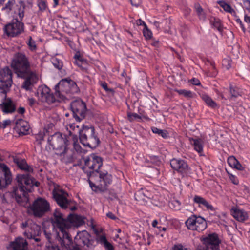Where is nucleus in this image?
<instances>
[{
	"label": "nucleus",
	"mask_w": 250,
	"mask_h": 250,
	"mask_svg": "<svg viewBox=\"0 0 250 250\" xmlns=\"http://www.w3.org/2000/svg\"><path fill=\"white\" fill-rule=\"evenodd\" d=\"M205 247L202 250H220L219 244L221 240L218 235L216 233H212L202 239Z\"/></svg>",
	"instance_id": "4468645a"
},
{
	"label": "nucleus",
	"mask_w": 250,
	"mask_h": 250,
	"mask_svg": "<svg viewBox=\"0 0 250 250\" xmlns=\"http://www.w3.org/2000/svg\"><path fill=\"white\" fill-rule=\"evenodd\" d=\"M244 4V7L248 11H250V0H242Z\"/></svg>",
	"instance_id": "052dcab7"
},
{
	"label": "nucleus",
	"mask_w": 250,
	"mask_h": 250,
	"mask_svg": "<svg viewBox=\"0 0 250 250\" xmlns=\"http://www.w3.org/2000/svg\"><path fill=\"white\" fill-rule=\"evenodd\" d=\"M106 216L108 218H109L112 220H115L118 219V218L111 212H108L106 214Z\"/></svg>",
	"instance_id": "338daca9"
},
{
	"label": "nucleus",
	"mask_w": 250,
	"mask_h": 250,
	"mask_svg": "<svg viewBox=\"0 0 250 250\" xmlns=\"http://www.w3.org/2000/svg\"><path fill=\"white\" fill-rule=\"evenodd\" d=\"M81 143L85 146L96 148L100 144V140L93 126L83 125V129L79 137Z\"/></svg>",
	"instance_id": "39448f33"
},
{
	"label": "nucleus",
	"mask_w": 250,
	"mask_h": 250,
	"mask_svg": "<svg viewBox=\"0 0 250 250\" xmlns=\"http://www.w3.org/2000/svg\"><path fill=\"white\" fill-rule=\"evenodd\" d=\"M210 23L219 32L223 31V27L220 19L214 18L213 19L210 20Z\"/></svg>",
	"instance_id": "72a5a7b5"
},
{
	"label": "nucleus",
	"mask_w": 250,
	"mask_h": 250,
	"mask_svg": "<svg viewBox=\"0 0 250 250\" xmlns=\"http://www.w3.org/2000/svg\"><path fill=\"white\" fill-rule=\"evenodd\" d=\"M24 30V24L17 19L12 21L11 23L6 25L4 28L5 33L8 36L16 37L21 34Z\"/></svg>",
	"instance_id": "dca6fc26"
},
{
	"label": "nucleus",
	"mask_w": 250,
	"mask_h": 250,
	"mask_svg": "<svg viewBox=\"0 0 250 250\" xmlns=\"http://www.w3.org/2000/svg\"><path fill=\"white\" fill-rule=\"evenodd\" d=\"M25 8V4L21 0H8L1 10L7 14L13 12L18 14L20 21H22L24 16Z\"/></svg>",
	"instance_id": "1a4fd4ad"
},
{
	"label": "nucleus",
	"mask_w": 250,
	"mask_h": 250,
	"mask_svg": "<svg viewBox=\"0 0 250 250\" xmlns=\"http://www.w3.org/2000/svg\"><path fill=\"white\" fill-rule=\"evenodd\" d=\"M11 67L17 77L25 79L21 88L30 91L37 83L38 78L36 73L31 69L29 58L21 52L14 54L11 62Z\"/></svg>",
	"instance_id": "f257e3e1"
},
{
	"label": "nucleus",
	"mask_w": 250,
	"mask_h": 250,
	"mask_svg": "<svg viewBox=\"0 0 250 250\" xmlns=\"http://www.w3.org/2000/svg\"><path fill=\"white\" fill-rule=\"evenodd\" d=\"M67 231L69 233V229L72 227H78L84 224V221L82 216L77 215L70 214L67 216Z\"/></svg>",
	"instance_id": "aec40b11"
},
{
	"label": "nucleus",
	"mask_w": 250,
	"mask_h": 250,
	"mask_svg": "<svg viewBox=\"0 0 250 250\" xmlns=\"http://www.w3.org/2000/svg\"><path fill=\"white\" fill-rule=\"evenodd\" d=\"M205 64L207 66H210L212 70H214V71L212 73V74H210L209 76L211 77H214L216 76L217 73L216 71L215 63L213 62H212L211 61L207 59L206 61L205 62Z\"/></svg>",
	"instance_id": "37998d69"
},
{
	"label": "nucleus",
	"mask_w": 250,
	"mask_h": 250,
	"mask_svg": "<svg viewBox=\"0 0 250 250\" xmlns=\"http://www.w3.org/2000/svg\"><path fill=\"white\" fill-rule=\"evenodd\" d=\"M0 108L5 113H11L16 110L15 105L10 98H7L4 102L0 103Z\"/></svg>",
	"instance_id": "cd10ccee"
},
{
	"label": "nucleus",
	"mask_w": 250,
	"mask_h": 250,
	"mask_svg": "<svg viewBox=\"0 0 250 250\" xmlns=\"http://www.w3.org/2000/svg\"><path fill=\"white\" fill-rule=\"evenodd\" d=\"M13 250H28V243L22 237H19L10 243Z\"/></svg>",
	"instance_id": "5701e85b"
},
{
	"label": "nucleus",
	"mask_w": 250,
	"mask_h": 250,
	"mask_svg": "<svg viewBox=\"0 0 250 250\" xmlns=\"http://www.w3.org/2000/svg\"><path fill=\"white\" fill-rule=\"evenodd\" d=\"M143 33L144 36L146 40L150 39L152 37V32L148 28L146 25H145V27L143 29Z\"/></svg>",
	"instance_id": "a18cd8bd"
},
{
	"label": "nucleus",
	"mask_w": 250,
	"mask_h": 250,
	"mask_svg": "<svg viewBox=\"0 0 250 250\" xmlns=\"http://www.w3.org/2000/svg\"><path fill=\"white\" fill-rule=\"evenodd\" d=\"M218 3L225 11L230 13H232L233 12H234V10L231 8L230 5L225 2L224 1H219Z\"/></svg>",
	"instance_id": "4c0bfd02"
},
{
	"label": "nucleus",
	"mask_w": 250,
	"mask_h": 250,
	"mask_svg": "<svg viewBox=\"0 0 250 250\" xmlns=\"http://www.w3.org/2000/svg\"><path fill=\"white\" fill-rule=\"evenodd\" d=\"M28 192L23 187L18 186L13 187L12 190L9 193L19 205L24 206L29 200Z\"/></svg>",
	"instance_id": "2eb2a0df"
},
{
	"label": "nucleus",
	"mask_w": 250,
	"mask_h": 250,
	"mask_svg": "<svg viewBox=\"0 0 250 250\" xmlns=\"http://www.w3.org/2000/svg\"><path fill=\"white\" fill-rule=\"evenodd\" d=\"M27 44L29 46V47L31 50H35L36 49V43L34 41H33L31 36L29 38L28 42H27Z\"/></svg>",
	"instance_id": "864d4df0"
},
{
	"label": "nucleus",
	"mask_w": 250,
	"mask_h": 250,
	"mask_svg": "<svg viewBox=\"0 0 250 250\" xmlns=\"http://www.w3.org/2000/svg\"><path fill=\"white\" fill-rule=\"evenodd\" d=\"M229 178L230 180L231 181V182L235 184V185H238L239 183V181L238 179L233 175L229 174Z\"/></svg>",
	"instance_id": "13d9d810"
},
{
	"label": "nucleus",
	"mask_w": 250,
	"mask_h": 250,
	"mask_svg": "<svg viewBox=\"0 0 250 250\" xmlns=\"http://www.w3.org/2000/svg\"><path fill=\"white\" fill-rule=\"evenodd\" d=\"M91 238V235L86 230L78 231L74 238L75 246L74 248H90L92 246L93 240Z\"/></svg>",
	"instance_id": "ddd939ff"
},
{
	"label": "nucleus",
	"mask_w": 250,
	"mask_h": 250,
	"mask_svg": "<svg viewBox=\"0 0 250 250\" xmlns=\"http://www.w3.org/2000/svg\"><path fill=\"white\" fill-rule=\"evenodd\" d=\"M191 83L195 85H199L200 84V81L198 79L192 78L190 81Z\"/></svg>",
	"instance_id": "e2e57ef3"
},
{
	"label": "nucleus",
	"mask_w": 250,
	"mask_h": 250,
	"mask_svg": "<svg viewBox=\"0 0 250 250\" xmlns=\"http://www.w3.org/2000/svg\"><path fill=\"white\" fill-rule=\"evenodd\" d=\"M52 194L53 199L62 209H66L69 206L76 204L75 201L68 199V194L63 189L55 188Z\"/></svg>",
	"instance_id": "9d476101"
},
{
	"label": "nucleus",
	"mask_w": 250,
	"mask_h": 250,
	"mask_svg": "<svg viewBox=\"0 0 250 250\" xmlns=\"http://www.w3.org/2000/svg\"><path fill=\"white\" fill-rule=\"evenodd\" d=\"M149 159V161L157 166H159L161 164V161L158 156L154 155L150 156Z\"/></svg>",
	"instance_id": "09e8293b"
},
{
	"label": "nucleus",
	"mask_w": 250,
	"mask_h": 250,
	"mask_svg": "<svg viewBox=\"0 0 250 250\" xmlns=\"http://www.w3.org/2000/svg\"><path fill=\"white\" fill-rule=\"evenodd\" d=\"M173 249V250H188L187 248H184L182 245H175Z\"/></svg>",
	"instance_id": "69168bd1"
},
{
	"label": "nucleus",
	"mask_w": 250,
	"mask_h": 250,
	"mask_svg": "<svg viewBox=\"0 0 250 250\" xmlns=\"http://www.w3.org/2000/svg\"><path fill=\"white\" fill-rule=\"evenodd\" d=\"M74 142H73V148L74 149L77 151V152H81V149L82 148L80 146V145L77 143L76 141H75L76 139H73Z\"/></svg>",
	"instance_id": "4d7b16f0"
},
{
	"label": "nucleus",
	"mask_w": 250,
	"mask_h": 250,
	"mask_svg": "<svg viewBox=\"0 0 250 250\" xmlns=\"http://www.w3.org/2000/svg\"><path fill=\"white\" fill-rule=\"evenodd\" d=\"M235 165L236 166H234V168H235L236 169L239 170H243L244 169V167L241 165L238 161H237Z\"/></svg>",
	"instance_id": "774afa93"
},
{
	"label": "nucleus",
	"mask_w": 250,
	"mask_h": 250,
	"mask_svg": "<svg viewBox=\"0 0 250 250\" xmlns=\"http://www.w3.org/2000/svg\"><path fill=\"white\" fill-rule=\"evenodd\" d=\"M196 219H197V216L192 215L185 222V225L188 229L194 231Z\"/></svg>",
	"instance_id": "2f4dec72"
},
{
	"label": "nucleus",
	"mask_w": 250,
	"mask_h": 250,
	"mask_svg": "<svg viewBox=\"0 0 250 250\" xmlns=\"http://www.w3.org/2000/svg\"><path fill=\"white\" fill-rule=\"evenodd\" d=\"M82 159L84 162V166L82 168L88 178H91L92 173L100 172L99 169L103 165V159L101 157L93 153L87 157H83Z\"/></svg>",
	"instance_id": "6e6552de"
},
{
	"label": "nucleus",
	"mask_w": 250,
	"mask_h": 250,
	"mask_svg": "<svg viewBox=\"0 0 250 250\" xmlns=\"http://www.w3.org/2000/svg\"><path fill=\"white\" fill-rule=\"evenodd\" d=\"M151 130L154 133L159 135L163 138H167L168 137V133L167 130H162L155 127H152Z\"/></svg>",
	"instance_id": "f704fd0d"
},
{
	"label": "nucleus",
	"mask_w": 250,
	"mask_h": 250,
	"mask_svg": "<svg viewBox=\"0 0 250 250\" xmlns=\"http://www.w3.org/2000/svg\"><path fill=\"white\" fill-rule=\"evenodd\" d=\"M55 90L56 95L60 99H64L65 96L64 93L74 94L79 92V88L76 83L70 78H67L62 79L55 85Z\"/></svg>",
	"instance_id": "0eeeda50"
},
{
	"label": "nucleus",
	"mask_w": 250,
	"mask_h": 250,
	"mask_svg": "<svg viewBox=\"0 0 250 250\" xmlns=\"http://www.w3.org/2000/svg\"><path fill=\"white\" fill-rule=\"evenodd\" d=\"M51 210L49 202L45 198L38 197L28 208V212L35 218H41Z\"/></svg>",
	"instance_id": "423d86ee"
},
{
	"label": "nucleus",
	"mask_w": 250,
	"mask_h": 250,
	"mask_svg": "<svg viewBox=\"0 0 250 250\" xmlns=\"http://www.w3.org/2000/svg\"><path fill=\"white\" fill-rule=\"evenodd\" d=\"M229 92L231 94L230 99H232L241 96V91L239 88L236 86H233L232 84H230Z\"/></svg>",
	"instance_id": "473e14b6"
},
{
	"label": "nucleus",
	"mask_w": 250,
	"mask_h": 250,
	"mask_svg": "<svg viewBox=\"0 0 250 250\" xmlns=\"http://www.w3.org/2000/svg\"><path fill=\"white\" fill-rule=\"evenodd\" d=\"M101 86L106 91H113V90L112 89H110L108 88L107 84L105 82L102 83Z\"/></svg>",
	"instance_id": "0e129e2a"
},
{
	"label": "nucleus",
	"mask_w": 250,
	"mask_h": 250,
	"mask_svg": "<svg viewBox=\"0 0 250 250\" xmlns=\"http://www.w3.org/2000/svg\"><path fill=\"white\" fill-rule=\"evenodd\" d=\"M135 198L136 200L139 201H146V199L148 198L144 193L142 189H141L135 194Z\"/></svg>",
	"instance_id": "ea45409f"
},
{
	"label": "nucleus",
	"mask_w": 250,
	"mask_h": 250,
	"mask_svg": "<svg viewBox=\"0 0 250 250\" xmlns=\"http://www.w3.org/2000/svg\"><path fill=\"white\" fill-rule=\"evenodd\" d=\"M193 201L195 203L198 204L200 207L202 206L206 207L208 210H214L213 206L209 204L205 199L202 197L195 195L194 197Z\"/></svg>",
	"instance_id": "7c9ffc66"
},
{
	"label": "nucleus",
	"mask_w": 250,
	"mask_h": 250,
	"mask_svg": "<svg viewBox=\"0 0 250 250\" xmlns=\"http://www.w3.org/2000/svg\"><path fill=\"white\" fill-rule=\"evenodd\" d=\"M45 250H60L58 246L53 244L51 243H47L46 244Z\"/></svg>",
	"instance_id": "6e6d98bb"
},
{
	"label": "nucleus",
	"mask_w": 250,
	"mask_h": 250,
	"mask_svg": "<svg viewBox=\"0 0 250 250\" xmlns=\"http://www.w3.org/2000/svg\"><path fill=\"white\" fill-rule=\"evenodd\" d=\"M45 133L44 131L39 132L38 134H35L34 137L35 139V143L39 146L42 145V141L44 140Z\"/></svg>",
	"instance_id": "e433bc0d"
},
{
	"label": "nucleus",
	"mask_w": 250,
	"mask_h": 250,
	"mask_svg": "<svg viewBox=\"0 0 250 250\" xmlns=\"http://www.w3.org/2000/svg\"><path fill=\"white\" fill-rule=\"evenodd\" d=\"M231 213L236 220L241 222L248 220L249 217L247 212L239 208H232Z\"/></svg>",
	"instance_id": "a878e982"
},
{
	"label": "nucleus",
	"mask_w": 250,
	"mask_h": 250,
	"mask_svg": "<svg viewBox=\"0 0 250 250\" xmlns=\"http://www.w3.org/2000/svg\"><path fill=\"white\" fill-rule=\"evenodd\" d=\"M51 222L53 225L59 229L58 233L59 241L62 245L70 247L73 244V241L67 231V217L64 218L63 214L59 209H56L51 217Z\"/></svg>",
	"instance_id": "f03ea898"
},
{
	"label": "nucleus",
	"mask_w": 250,
	"mask_h": 250,
	"mask_svg": "<svg viewBox=\"0 0 250 250\" xmlns=\"http://www.w3.org/2000/svg\"><path fill=\"white\" fill-rule=\"evenodd\" d=\"M16 180L19 187H23L27 192H31L34 186L38 187L40 185L39 182L36 181L34 178H31L28 174H18Z\"/></svg>",
	"instance_id": "f8f14e48"
},
{
	"label": "nucleus",
	"mask_w": 250,
	"mask_h": 250,
	"mask_svg": "<svg viewBox=\"0 0 250 250\" xmlns=\"http://www.w3.org/2000/svg\"><path fill=\"white\" fill-rule=\"evenodd\" d=\"M132 6L138 7L141 3V0H129Z\"/></svg>",
	"instance_id": "680f3d73"
},
{
	"label": "nucleus",
	"mask_w": 250,
	"mask_h": 250,
	"mask_svg": "<svg viewBox=\"0 0 250 250\" xmlns=\"http://www.w3.org/2000/svg\"><path fill=\"white\" fill-rule=\"evenodd\" d=\"M237 161L235 157L231 156L228 158V163L231 167H233L234 166H236L235 164Z\"/></svg>",
	"instance_id": "5fc2aeb1"
},
{
	"label": "nucleus",
	"mask_w": 250,
	"mask_h": 250,
	"mask_svg": "<svg viewBox=\"0 0 250 250\" xmlns=\"http://www.w3.org/2000/svg\"><path fill=\"white\" fill-rule=\"evenodd\" d=\"M88 183L91 189L95 192H104L112 181V176L106 172H95L92 173L91 178H88Z\"/></svg>",
	"instance_id": "7ed1b4c3"
},
{
	"label": "nucleus",
	"mask_w": 250,
	"mask_h": 250,
	"mask_svg": "<svg viewBox=\"0 0 250 250\" xmlns=\"http://www.w3.org/2000/svg\"><path fill=\"white\" fill-rule=\"evenodd\" d=\"M43 233H44V235H45V237L48 240V243H51V236H52L51 233L47 230H44L43 231Z\"/></svg>",
	"instance_id": "bf43d9fd"
},
{
	"label": "nucleus",
	"mask_w": 250,
	"mask_h": 250,
	"mask_svg": "<svg viewBox=\"0 0 250 250\" xmlns=\"http://www.w3.org/2000/svg\"><path fill=\"white\" fill-rule=\"evenodd\" d=\"M49 91V89L45 87L42 90L39 89L38 93H39V92H41L42 97L43 99V100L48 104H51L56 102H60L61 100H63V99H60L59 97H57L55 93V94H53V93H50Z\"/></svg>",
	"instance_id": "412c9836"
},
{
	"label": "nucleus",
	"mask_w": 250,
	"mask_h": 250,
	"mask_svg": "<svg viewBox=\"0 0 250 250\" xmlns=\"http://www.w3.org/2000/svg\"><path fill=\"white\" fill-rule=\"evenodd\" d=\"M203 100L206 103L208 106L212 108L217 107V104L208 95H204L203 96Z\"/></svg>",
	"instance_id": "c9c22d12"
},
{
	"label": "nucleus",
	"mask_w": 250,
	"mask_h": 250,
	"mask_svg": "<svg viewBox=\"0 0 250 250\" xmlns=\"http://www.w3.org/2000/svg\"><path fill=\"white\" fill-rule=\"evenodd\" d=\"M66 129L69 132V136H72L73 139H76L77 141L78 134L80 137L83 129V125L82 127H80L75 124H69L66 125Z\"/></svg>",
	"instance_id": "393cba45"
},
{
	"label": "nucleus",
	"mask_w": 250,
	"mask_h": 250,
	"mask_svg": "<svg viewBox=\"0 0 250 250\" xmlns=\"http://www.w3.org/2000/svg\"><path fill=\"white\" fill-rule=\"evenodd\" d=\"M29 128L30 126L28 123L20 119L16 121L14 129L20 135H24L28 133Z\"/></svg>",
	"instance_id": "4be33fe9"
},
{
	"label": "nucleus",
	"mask_w": 250,
	"mask_h": 250,
	"mask_svg": "<svg viewBox=\"0 0 250 250\" xmlns=\"http://www.w3.org/2000/svg\"><path fill=\"white\" fill-rule=\"evenodd\" d=\"M69 137L60 132H56L48 138V142L53 149L56 150V154L60 156L67 157L69 151L68 146L70 142Z\"/></svg>",
	"instance_id": "20e7f679"
},
{
	"label": "nucleus",
	"mask_w": 250,
	"mask_h": 250,
	"mask_svg": "<svg viewBox=\"0 0 250 250\" xmlns=\"http://www.w3.org/2000/svg\"><path fill=\"white\" fill-rule=\"evenodd\" d=\"M9 89H6L4 87L0 86V103L4 102L7 100V92Z\"/></svg>",
	"instance_id": "58836bf2"
},
{
	"label": "nucleus",
	"mask_w": 250,
	"mask_h": 250,
	"mask_svg": "<svg viewBox=\"0 0 250 250\" xmlns=\"http://www.w3.org/2000/svg\"><path fill=\"white\" fill-rule=\"evenodd\" d=\"M170 164L174 170L181 173H187L189 169L188 166L184 160L173 158L171 160Z\"/></svg>",
	"instance_id": "6ab92c4d"
},
{
	"label": "nucleus",
	"mask_w": 250,
	"mask_h": 250,
	"mask_svg": "<svg viewBox=\"0 0 250 250\" xmlns=\"http://www.w3.org/2000/svg\"><path fill=\"white\" fill-rule=\"evenodd\" d=\"M70 108L76 121L80 122L85 118L87 108L85 103L82 99L79 98L71 102Z\"/></svg>",
	"instance_id": "9b49d317"
},
{
	"label": "nucleus",
	"mask_w": 250,
	"mask_h": 250,
	"mask_svg": "<svg viewBox=\"0 0 250 250\" xmlns=\"http://www.w3.org/2000/svg\"><path fill=\"white\" fill-rule=\"evenodd\" d=\"M194 147L195 150L198 152L201 153L203 151V145L201 140H194Z\"/></svg>",
	"instance_id": "a19ab883"
},
{
	"label": "nucleus",
	"mask_w": 250,
	"mask_h": 250,
	"mask_svg": "<svg viewBox=\"0 0 250 250\" xmlns=\"http://www.w3.org/2000/svg\"><path fill=\"white\" fill-rule=\"evenodd\" d=\"M207 227V223L205 219L201 216H197L194 231H197L198 232L202 231L204 230Z\"/></svg>",
	"instance_id": "c756f323"
},
{
	"label": "nucleus",
	"mask_w": 250,
	"mask_h": 250,
	"mask_svg": "<svg viewBox=\"0 0 250 250\" xmlns=\"http://www.w3.org/2000/svg\"><path fill=\"white\" fill-rule=\"evenodd\" d=\"M231 60L229 57L225 58L222 61V65L227 69H229L231 67Z\"/></svg>",
	"instance_id": "de8ad7c7"
},
{
	"label": "nucleus",
	"mask_w": 250,
	"mask_h": 250,
	"mask_svg": "<svg viewBox=\"0 0 250 250\" xmlns=\"http://www.w3.org/2000/svg\"><path fill=\"white\" fill-rule=\"evenodd\" d=\"M176 91L180 95H182L186 98H192L193 94L191 91L187 90L185 89L177 90Z\"/></svg>",
	"instance_id": "79ce46f5"
},
{
	"label": "nucleus",
	"mask_w": 250,
	"mask_h": 250,
	"mask_svg": "<svg viewBox=\"0 0 250 250\" xmlns=\"http://www.w3.org/2000/svg\"><path fill=\"white\" fill-rule=\"evenodd\" d=\"M52 63L54 67L59 70H61L63 66L62 61L57 58L53 59Z\"/></svg>",
	"instance_id": "49530a36"
},
{
	"label": "nucleus",
	"mask_w": 250,
	"mask_h": 250,
	"mask_svg": "<svg viewBox=\"0 0 250 250\" xmlns=\"http://www.w3.org/2000/svg\"><path fill=\"white\" fill-rule=\"evenodd\" d=\"M12 181L9 168L3 163H0V190L5 188Z\"/></svg>",
	"instance_id": "f3484780"
},
{
	"label": "nucleus",
	"mask_w": 250,
	"mask_h": 250,
	"mask_svg": "<svg viewBox=\"0 0 250 250\" xmlns=\"http://www.w3.org/2000/svg\"><path fill=\"white\" fill-rule=\"evenodd\" d=\"M180 202L178 200H175L173 202H169V206L171 208H173L175 210H179L180 209Z\"/></svg>",
	"instance_id": "8fccbe9b"
},
{
	"label": "nucleus",
	"mask_w": 250,
	"mask_h": 250,
	"mask_svg": "<svg viewBox=\"0 0 250 250\" xmlns=\"http://www.w3.org/2000/svg\"><path fill=\"white\" fill-rule=\"evenodd\" d=\"M95 233L96 234V240L103 245L106 250H114L113 246L107 241L105 235H100L97 230H95Z\"/></svg>",
	"instance_id": "bb28decb"
},
{
	"label": "nucleus",
	"mask_w": 250,
	"mask_h": 250,
	"mask_svg": "<svg viewBox=\"0 0 250 250\" xmlns=\"http://www.w3.org/2000/svg\"><path fill=\"white\" fill-rule=\"evenodd\" d=\"M37 6L39 7V11L41 12L44 11L47 8L46 2L42 0H37Z\"/></svg>",
	"instance_id": "c03bdc74"
},
{
	"label": "nucleus",
	"mask_w": 250,
	"mask_h": 250,
	"mask_svg": "<svg viewBox=\"0 0 250 250\" xmlns=\"http://www.w3.org/2000/svg\"><path fill=\"white\" fill-rule=\"evenodd\" d=\"M75 63L80 67H82L83 65H86L87 61L86 59L82 58L75 61Z\"/></svg>",
	"instance_id": "3c124183"
},
{
	"label": "nucleus",
	"mask_w": 250,
	"mask_h": 250,
	"mask_svg": "<svg viewBox=\"0 0 250 250\" xmlns=\"http://www.w3.org/2000/svg\"><path fill=\"white\" fill-rule=\"evenodd\" d=\"M12 83V71L6 66L0 70V86L10 89Z\"/></svg>",
	"instance_id": "a211bd4d"
},
{
	"label": "nucleus",
	"mask_w": 250,
	"mask_h": 250,
	"mask_svg": "<svg viewBox=\"0 0 250 250\" xmlns=\"http://www.w3.org/2000/svg\"><path fill=\"white\" fill-rule=\"evenodd\" d=\"M12 159L13 162L20 169L28 172H33V168L28 165L25 159L17 156H12Z\"/></svg>",
	"instance_id": "b1692460"
},
{
	"label": "nucleus",
	"mask_w": 250,
	"mask_h": 250,
	"mask_svg": "<svg viewBox=\"0 0 250 250\" xmlns=\"http://www.w3.org/2000/svg\"><path fill=\"white\" fill-rule=\"evenodd\" d=\"M41 234L40 227L36 224L33 225L28 230L23 232V235L27 238H32L39 236Z\"/></svg>",
	"instance_id": "c85d7f7f"
},
{
	"label": "nucleus",
	"mask_w": 250,
	"mask_h": 250,
	"mask_svg": "<svg viewBox=\"0 0 250 250\" xmlns=\"http://www.w3.org/2000/svg\"><path fill=\"white\" fill-rule=\"evenodd\" d=\"M127 117L129 121L130 122L133 121L134 119H141V116L138 115L137 113H135L128 112Z\"/></svg>",
	"instance_id": "603ef678"
}]
</instances>
